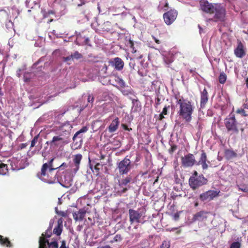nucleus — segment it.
<instances>
[{
    "mask_svg": "<svg viewBox=\"0 0 248 248\" xmlns=\"http://www.w3.org/2000/svg\"><path fill=\"white\" fill-rule=\"evenodd\" d=\"M175 99L176 100V105L179 106V109L177 111L178 116L180 118L185 120L186 122H190L195 108L193 103L187 99H184L182 96L179 97L175 95Z\"/></svg>",
    "mask_w": 248,
    "mask_h": 248,
    "instance_id": "1",
    "label": "nucleus"
},
{
    "mask_svg": "<svg viewBox=\"0 0 248 248\" xmlns=\"http://www.w3.org/2000/svg\"><path fill=\"white\" fill-rule=\"evenodd\" d=\"M224 123L227 132L231 135L237 134L240 130L242 132L244 130V128L242 127V124L237 122L235 114L232 112L230 113L224 119Z\"/></svg>",
    "mask_w": 248,
    "mask_h": 248,
    "instance_id": "2",
    "label": "nucleus"
},
{
    "mask_svg": "<svg viewBox=\"0 0 248 248\" xmlns=\"http://www.w3.org/2000/svg\"><path fill=\"white\" fill-rule=\"evenodd\" d=\"M129 221L131 224L134 222L144 223V219L145 215V212L140 211V209L137 210L130 209L128 210Z\"/></svg>",
    "mask_w": 248,
    "mask_h": 248,
    "instance_id": "3",
    "label": "nucleus"
},
{
    "mask_svg": "<svg viewBox=\"0 0 248 248\" xmlns=\"http://www.w3.org/2000/svg\"><path fill=\"white\" fill-rule=\"evenodd\" d=\"M54 160V158H52L48 162V163H44L41 168V172L39 173L38 174V176L41 178L46 182H47L48 183H52L53 182V179H45V177L46 176V171L48 170V172L49 173H51L52 171L57 170V168H54L53 166V162Z\"/></svg>",
    "mask_w": 248,
    "mask_h": 248,
    "instance_id": "4",
    "label": "nucleus"
},
{
    "mask_svg": "<svg viewBox=\"0 0 248 248\" xmlns=\"http://www.w3.org/2000/svg\"><path fill=\"white\" fill-rule=\"evenodd\" d=\"M207 180L202 174L199 175L198 177H190L188 184L192 190H195L200 187L206 185Z\"/></svg>",
    "mask_w": 248,
    "mask_h": 248,
    "instance_id": "5",
    "label": "nucleus"
},
{
    "mask_svg": "<svg viewBox=\"0 0 248 248\" xmlns=\"http://www.w3.org/2000/svg\"><path fill=\"white\" fill-rule=\"evenodd\" d=\"M132 166L131 162L127 156L117 163V169L120 175L127 174L132 169Z\"/></svg>",
    "mask_w": 248,
    "mask_h": 248,
    "instance_id": "6",
    "label": "nucleus"
},
{
    "mask_svg": "<svg viewBox=\"0 0 248 248\" xmlns=\"http://www.w3.org/2000/svg\"><path fill=\"white\" fill-rule=\"evenodd\" d=\"M214 11V18L210 19L209 20H214L216 22L223 21L226 15L225 8L220 4L217 3Z\"/></svg>",
    "mask_w": 248,
    "mask_h": 248,
    "instance_id": "7",
    "label": "nucleus"
},
{
    "mask_svg": "<svg viewBox=\"0 0 248 248\" xmlns=\"http://www.w3.org/2000/svg\"><path fill=\"white\" fill-rule=\"evenodd\" d=\"M217 3H212L207 0H201L199 2L200 9L209 15L214 14V9Z\"/></svg>",
    "mask_w": 248,
    "mask_h": 248,
    "instance_id": "8",
    "label": "nucleus"
},
{
    "mask_svg": "<svg viewBox=\"0 0 248 248\" xmlns=\"http://www.w3.org/2000/svg\"><path fill=\"white\" fill-rule=\"evenodd\" d=\"M178 12L174 9H170L163 14V17L165 23L167 25L172 24L176 20Z\"/></svg>",
    "mask_w": 248,
    "mask_h": 248,
    "instance_id": "9",
    "label": "nucleus"
},
{
    "mask_svg": "<svg viewBox=\"0 0 248 248\" xmlns=\"http://www.w3.org/2000/svg\"><path fill=\"white\" fill-rule=\"evenodd\" d=\"M220 191L210 190L202 193L200 195V199L202 202L210 201L218 196Z\"/></svg>",
    "mask_w": 248,
    "mask_h": 248,
    "instance_id": "10",
    "label": "nucleus"
},
{
    "mask_svg": "<svg viewBox=\"0 0 248 248\" xmlns=\"http://www.w3.org/2000/svg\"><path fill=\"white\" fill-rule=\"evenodd\" d=\"M196 162L195 156L192 154L189 153L181 158V163L185 168L192 167Z\"/></svg>",
    "mask_w": 248,
    "mask_h": 248,
    "instance_id": "11",
    "label": "nucleus"
},
{
    "mask_svg": "<svg viewBox=\"0 0 248 248\" xmlns=\"http://www.w3.org/2000/svg\"><path fill=\"white\" fill-rule=\"evenodd\" d=\"M234 53L236 57L242 58L246 55L244 46L243 43L239 41L237 47L234 50Z\"/></svg>",
    "mask_w": 248,
    "mask_h": 248,
    "instance_id": "12",
    "label": "nucleus"
},
{
    "mask_svg": "<svg viewBox=\"0 0 248 248\" xmlns=\"http://www.w3.org/2000/svg\"><path fill=\"white\" fill-rule=\"evenodd\" d=\"M209 214H210V212L200 211L193 216L192 219L193 221H203L207 219L208 215Z\"/></svg>",
    "mask_w": 248,
    "mask_h": 248,
    "instance_id": "13",
    "label": "nucleus"
},
{
    "mask_svg": "<svg viewBox=\"0 0 248 248\" xmlns=\"http://www.w3.org/2000/svg\"><path fill=\"white\" fill-rule=\"evenodd\" d=\"M67 142L65 139L62 137L61 135L54 136L52 138V140L50 142V144L51 146H56L65 144Z\"/></svg>",
    "mask_w": 248,
    "mask_h": 248,
    "instance_id": "14",
    "label": "nucleus"
},
{
    "mask_svg": "<svg viewBox=\"0 0 248 248\" xmlns=\"http://www.w3.org/2000/svg\"><path fill=\"white\" fill-rule=\"evenodd\" d=\"M209 99L208 93L205 88L201 92L200 106L201 108H204Z\"/></svg>",
    "mask_w": 248,
    "mask_h": 248,
    "instance_id": "15",
    "label": "nucleus"
},
{
    "mask_svg": "<svg viewBox=\"0 0 248 248\" xmlns=\"http://www.w3.org/2000/svg\"><path fill=\"white\" fill-rule=\"evenodd\" d=\"M111 64L115 67V69L118 71L122 70L124 66V61L119 57H116L110 62Z\"/></svg>",
    "mask_w": 248,
    "mask_h": 248,
    "instance_id": "16",
    "label": "nucleus"
},
{
    "mask_svg": "<svg viewBox=\"0 0 248 248\" xmlns=\"http://www.w3.org/2000/svg\"><path fill=\"white\" fill-rule=\"evenodd\" d=\"M89 39L88 37H86L85 36H83L82 34H78L76 38L75 41V43L78 46H83V45H89Z\"/></svg>",
    "mask_w": 248,
    "mask_h": 248,
    "instance_id": "17",
    "label": "nucleus"
},
{
    "mask_svg": "<svg viewBox=\"0 0 248 248\" xmlns=\"http://www.w3.org/2000/svg\"><path fill=\"white\" fill-rule=\"evenodd\" d=\"M202 152L201 157L198 162V165H201L203 170H206L208 168V165L206 163L207 161L206 154L203 150Z\"/></svg>",
    "mask_w": 248,
    "mask_h": 248,
    "instance_id": "18",
    "label": "nucleus"
},
{
    "mask_svg": "<svg viewBox=\"0 0 248 248\" xmlns=\"http://www.w3.org/2000/svg\"><path fill=\"white\" fill-rule=\"evenodd\" d=\"M86 211L84 209H79L78 212L73 213V217L76 221H82L85 217Z\"/></svg>",
    "mask_w": 248,
    "mask_h": 248,
    "instance_id": "19",
    "label": "nucleus"
},
{
    "mask_svg": "<svg viewBox=\"0 0 248 248\" xmlns=\"http://www.w3.org/2000/svg\"><path fill=\"white\" fill-rule=\"evenodd\" d=\"M119 120L118 117H116L114 120L112 121L109 126H108V131L109 132H114L118 129V125L119 124Z\"/></svg>",
    "mask_w": 248,
    "mask_h": 248,
    "instance_id": "20",
    "label": "nucleus"
},
{
    "mask_svg": "<svg viewBox=\"0 0 248 248\" xmlns=\"http://www.w3.org/2000/svg\"><path fill=\"white\" fill-rule=\"evenodd\" d=\"M82 158V155L81 154H77L74 155L73 161L76 167L75 169L76 171L78 170Z\"/></svg>",
    "mask_w": 248,
    "mask_h": 248,
    "instance_id": "21",
    "label": "nucleus"
},
{
    "mask_svg": "<svg viewBox=\"0 0 248 248\" xmlns=\"http://www.w3.org/2000/svg\"><path fill=\"white\" fill-rule=\"evenodd\" d=\"M62 220L61 219H59L58 221L57 226L53 229V233L57 236L60 235L62 233Z\"/></svg>",
    "mask_w": 248,
    "mask_h": 248,
    "instance_id": "22",
    "label": "nucleus"
},
{
    "mask_svg": "<svg viewBox=\"0 0 248 248\" xmlns=\"http://www.w3.org/2000/svg\"><path fill=\"white\" fill-rule=\"evenodd\" d=\"M237 155L235 152L229 149L225 150L224 152V156L228 160L236 157Z\"/></svg>",
    "mask_w": 248,
    "mask_h": 248,
    "instance_id": "23",
    "label": "nucleus"
},
{
    "mask_svg": "<svg viewBox=\"0 0 248 248\" xmlns=\"http://www.w3.org/2000/svg\"><path fill=\"white\" fill-rule=\"evenodd\" d=\"M131 180L132 177L130 176H127L119 181V186L121 187L125 186L131 181Z\"/></svg>",
    "mask_w": 248,
    "mask_h": 248,
    "instance_id": "24",
    "label": "nucleus"
},
{
    "mask_svg": "<svg viewBox=\"0 0 248 248\" xmlns=\"http://www.w3.org/2000/svg\"><path fill=\"white\" fill-rule=\"evenodd\" d=\"M0 243L2 245H6L7 247H10L12 246L8 238H3L2 235H0Z\"/></svg>",
    "mask_w": 248,
    "mask_h": 248,
    "instance_id": "25",
    "label": "nucleus"
},
{
    "mask_svg": "<svg viewBox=\"0 0 248 248\" xmlns=\"http://www.w3.org/2000/svg\"><path fill=\"white\" fill-rule=\"evenodd\" d=\"M170 106L169 105L168 106H165L163 108V110L162 112L159 114L158 119L159 121L162 120L164 118V115H166L168 114V109L170 108Z\"/></svg>",
    "mask_w": 248,
    "mask_h": 248,
    "instance_id": "26",
    "label": "nucleus"
},
{
    "mask_svg": "<svg viewBox=\"0 0 248 248\" xmlns=\"http://www.w3.org/2000/svg\"><path fill=\"white\" fill-rule=\"evenodd\" d=\"M88 130V128L87 126H83L81 129L77 131L74 135L73 137V140L74 141L82 133H84L87 132Z\"/></svg>",
    "mask_w": 248,
    "mask_h": 248,
    "instance_id": "27",
    "label": "nucleus"
},
{
    "mask_svg": "<svg viewBox=\"0 0 248 248\" xmlns=\"http://www.w3.org/2000/svg\"><path fill=\"white\" fill-rule=\"evenodd\" d=\"M48 244L49 242L44 237H41L39 240V248H46V244Z\"/></svg>",
    "mask_w": 248,
    "mask_h": 248,
    "instance_id": "28",
    "label": "nucleus"
},
{
    "mask_svg": "<svg viewBox=\"0 0 248 248\" xmlns=\"http://www.w3.org/2000/svg\"><path fill=\"white\" fill-rule=\"evenodd\" d=\"M8 171L7 166L4 163L0 164V174L4 175Z\"/></svg>",
    "mask_w": 248,
    "mask_h": 248,
    "instance_id": "29",
    "label": "nucleus"
},
{
    "mask_svg": "<svg viewBox=\"0 0 248 248\" xmlns=\"http://www.w3.org/2000/svg\"><path fill=\"white\" fill-rule=\"evenodd\" d=\"M237 186L239 190L245 192H248V185L240 184L238 185Z\"/></svg>",
    "mask_w": 248,
    "mask_h": 248,
    "instance_id": "30",
    "label": "nucleus"
},
{
    "mask_svg": "<svg viewBox=\"0 0 248 248\" xmlns=\"http://www.w3.org/2000/svg\"><path fill=\"white\" fill-rule=\"evenodd\" d=\"M219 82L221 84H224L226 80V75L224 73H221L219 76Z\"/></svg>",
    "mask_w": 248,
    "mask_h": 248,
    "instance_id": "31",
    "label": "nucleus"
},
{
    "mask_svg": "<svg viewBox=\"0 0 248 248\" xmlns=\"http://www.w3.org/2000/svg\"><path fill=\"white\" fill-rule=\"evenodd\" d=\"M115 81L121 87L124 88L125 87V82L121 78L119 77H116Z\"/></svg>",
    "mask_w": 248,
    "mask_h": 248,
    "instance_id": "32",
    "label": "nucleus"
},
{
    "mask_svg": "<svg viewBox=\"0 0 248 248\" xmlns=\"http://www.w3.org/2000/svg\"><path fill=\"white\" fill-rule=\"evenodd\" d=\"M128 44L130 46V47L132 49V52L133 53H135L137 52V50L136 49V48L134 46V43L131 40H129L128 41Z\"/></svg>",
    "mask_w": 248,
    "mask_h": 248,
    "instance_id": "33",
    "label": "nucleus"
},
{
    "mask_svg": "<svg viewBox=\"0 0 248 248\" xmlns=\"http://www.w3.org/2000/svg\"><path fill=\"white\" fill-rule=\"evenodd\" d=\"M72 56L73 59L75 58L76 59H79L83 57V56L81 54L79 53L78 51H75L73 54H72Z\"/></svg>",
    "mask_w": 248,
    "mask_h": 248,
    "instance_id": "34",
    "label": "nucleus"
},
{
    "mask_svg": "<svg viewBox=\"0 0 248 248\" xmlns=\"http://www.w3.org/2000/svg\"><path fill=\"white\" fill-rule=\"evenodd\" d=\"M241 243L239 242H234L230 245V248H240Z\"/></svg>",
    "mask_w": 248,
    "mask_h": 248,
    "instance_id": "35",
    "label": "nucleus"
},
{
    "mask_svg": "<svg viewBox=\"0 0 248 248\" xmlns=\"http://www.w3.org/2000/svg\"><path fill=\"white\" fill-rule=\"evenodd\" d=\"M236 112L237 114H240L243 116H248V114L246 113V111L243 108H238L236 111Z\"/></svg>",
    "mask_w": 248,
    "mask_h": 248,
    "instance_id": "36",
    "label": "nucleus"
},
{
    "mask_svg": "<svg viewBox=\"0 0 248 248\" xmlns=\"http://www.w3.org/2000/svg\"><path fill=\"white\" fill-rule=\"evenodd\" d=\"M38 136H39L38 135L35 136L33 138V140H31V147H30L31 148L35 146L36 143L38 141Z\"/></svg>",
    "mask_w": 248,
    "mask_h": 248,
    "instance_id": "37",
    "label": "nucleus"
},
{
    "mask_svg": "<svg viewBox=\"0 0 248 248\" xmlns=\"http://www.w3.org/2000/svg\"><path fill=\"white\" fill-rule=\"evenodd\" d=\"M177 149V146L176 145H172L171 147L169 150V152L170 154H172Z\"/></svg>",
    "mask_w": 248,
    "mask_h": 248,
    "instance_id": "38",
    "label": "nucleus"
},
{
    "mask_svg": "<svg viewBox=\"0 0 248 248\" xmlns=\"http://www.w3.org/2000/svg\"><path fill=\"white\" fill-rule=\"evenodd\" d=\"M123 238L121 234H117L114 237V241L116 242H120L122 240Z\"/></svg>",
    "mask_w": 248,
    "mask_h": 248,
    "instance_id": "39",
    "label": "nucleus"
},
{
    "mask_svg": "<svg viewBox=\"0 0 248 248\" xmlns=\"http://www.w3.org/2000/svg\"><path fill=\"white\" fill-rule=\"evenodd\" d=\"M48 245L54 248H58V242L56 241L51 242L50 243H49Z\"/></svg>",
    "mask_w": 248,
    "mask_h": 248,
    "instance_id": "40",
    "label": "nucleus"
},
{
    "mask_svg": "<svg viewBox=\"0 0 248 248\" xmlns=\"http://www.w3.org/2000/svg\"><path fill=\"white\" fill-rule=\"evenodd\" d=\"M94 101V97L93 94H89L88 96V102L93 105V102Z\"/></svg>",
    "mask_w": 248,
    "mask_h": 248,
    "instance_id": "41",
    "label": "nucleus"
},
{
    "mask_svg": "<svg viewBox=\"0 0 248 248\" xmlns=\"http://www.w3.org/2000/svg\"><path fill=\"white\" fill-rule=\"evenodd\" d=\"M57 214L61 216L62 217H66L67 215V213L65 211H56Z\"/></svg>",
    "mask_w": 248,
    "mask_h": 248,
    "instance_id": "42",
    "label": "nucleus"
},
{
    "mask_svg": "<svg viewBox=\"0 0 248 248\" xmlns=\"http://www.w3.org/2000/svg\"><path fill=\"white\" fill-rule=\"evenodd\" d=\"M100 166H101V164L99 163H97L96 164V165L94 166V169L96 170L97 174H99V173L100 168L99 167Z\"/></svg>",
    "mask_w": 248,
    "mask_h": 248,
    "instance_id": "43",
    "label": "nucleus"
},
{
    "mask_svg": "<svg viewBox=\"0 0 248 248\" xmlns=\"http://www.w3.org/2000/svg\"><path fill=\"white\" fill-rule=\"evenodd\" d=\"M60 248H68L66 246V242L64 240H62V244H61V247H60Z\"/></svg>",
    "mask_w": 248,
    "mask_h": 248,
    "instance_id": "44",
    "label": "nucleus"
},
{
    "mask_svg": "<svg viewBox=\"0 0 248 248\" xmlns=\"http://www.w3.org/2000/svg\"><path fill=\"white\" fill-rule=\"evenodd\" d=\"M67 167V165L66 163H63L62 165H61L59 167H57V169H63V168H66Z\"/></svg>",
    "mask_w": 248,
    "mask_h": 248,
    "instance_id": "45",
    "label": "nucleus"
},
{
    "mask_svg": "<svg viewBox=\"0 0 248 248\" xmlns=\"http://www.w3.org/2000/svg\"><path fill=\"white\" fill-rule=\"evenodd\" d=\"M63 59H64V61L65 62H67V61H70V60L73 59V57H72V56L71 54L70 56H67L66 57H64Z\"/></svg>",
    "mask_w": 248,
    "mask_h": 248,
    "instance_id": "46",
    "label": "nucleus"
},
{
    "mask_svg": "<svg viewBox=\"0 0 248 248\" xmlns=\"http://www.w3.org/2000/svg\"><path fill=\"white\" fill-rule=\"evenodd\" d=\"M122 126L125 130L130 131L132 130L131 128H128L127 125L125 124H122Z\"/></svg>",
    "mask_w": 248,
    "mask_h": 248,
    "instance_id": "47",
    "label": "nucleus"
},
{
    "mask_svg": "<svg viewBox=\"0 0 248 248\" xmlns=\"http://www.w3.org/2000/svg\"><path fill=\"white\" fill-rule=\"evenodd\" d=\"M198 172L197 171H194V172H193V173L192 174V176H191L190 177H198Z\"/></svg>",
    "mask_w": 248,
    "mask_h": 248,
    "instance_id": "48",
    "label": "nucleus"
},
{
    "mask_svg": "<svg viewBox=\"0 0 248 248\" xmlns=\"http://www.w3.org/2000/svg\"><path fill=\"white\" fill-rule=\"evenodd\" d=\"M27 146V143H22L20 145V148H21V149H24V148H26Z\"/></svg>",
    "mask_w": 248,
    "mask_h": 248,
    "instance_id": "49",
    "label": "nucleus"
},
{
    "mask_svg": "<svg viewBox=\"0 0 248 248\" xmlns=\"http://www.w3.org/2000/svg\"><path fill=\"white\" fill-rule=\"evenodd\" d=\"M21 69H18V70L17 71L16 75L19 78L21 77Z\"/></svg>",
    "mask_w": 248,
    "mask_h": 248,
    "instance_id": "50",
    "label": "nucleus"
},
{
    "mask_svg": "<svg viewBox=\"0 0 248 248\" xmlns=\"http://www.w3.org/2000/svg\"><path fill=\"white\" fill-rule=\"evenodd\" d=\"M122 188H123V189L121 191V193H124L126 192L128 190V188L127 187H123Z\"/></svg>",
    "mask_w": 248,
    "mask_h": 248,
    "instance_id": "51",
    "label": "nucleus"
},
{
    "mask_svg": "<svg viewBox=\"0 0 248 248\" xmlns=\"http://www.w3.org/2000/svg\"><path fill=\"white\" fill-rule=\"evenodd\" d=\"M153 37L155 43H156L157 44H159L160 43V41L158 39L154 36Z\"/></svg>",
    "mask_w": 248,
    "mask_h": 248,
    "instance_id": "52",
    "label": "nucleus"
},
{
    "mask_svg": "<svg viewBox=\"0 0 248 248\" xmlns=\"http://www.w3.org/2000/svg\"><path fill=\"white\" fill-rule=\"evenodd\" d=\"M164 7L167 8V9H164L165 10H167V9L169 8V3L167 1H166L165 2V4L164 5Z\"/></svg>",
    "mask_w": 248,
    "mask_h": 248,
    "instance_id": "53",
    "label": "nucleus"
},
{
    "mask_svg": "<svg viewBox=\"0 0 248 248\" xmlns=\"http://www.w3.org/2000/svg\"><path fill=\"white\" fill-rule=\"evenodd\" d=\"M244 108L248 109V102L243 105Z\"/></svg>",
    "mask_w": 248,
    "mask_h": 248,
    "instance_id": "54",
    "label": "nucleus"
},
{
    "mask_svg": "<svg viewBox=\"0 0 248 248\" xmlns=\"http://www.w3.org/2000/svg\"><path fill=\"white\" fill-rule=\"evenodd\" d=\"M24 80L25 82H28L29 81H30V79L29 78H26L25 77V75L24 76Z\"/></svg>",
    "mask_w": 248,
    "mask_h": 248,
    "instance_id": "55",
    "label": "nucleus"
},
{
    "mask_svg": "<svg viewBox=\"0 0 248 248\" xmlns=\"http://www.w3.org/2000/svg\"><path fill=\"white\" fill-rule=\"evenodd\" d=\"M101 248H112L109 245H106L105 246L102 247Z\"/></svg>",
    "mask_w": 248,
    "mask_h": 248,
    "instance_id": "56",
    "label": "nucleus"
},
{
    "mask_svg": "<svg viewBox=\"0 0 248 248\" xmlns=\"http://www.w3.org/2000/svg\"><path fill=\"white\" fill-rule=\"evenodd\" d=\"M160 99L158 97L157 98V102H156V104L157 105H159V103H160Z\"/></svg>",
    "mask_w": 248,
    "mask_h": 248,
    "instance_id": "57",
    "label": "nucleus"
},
{
    "mask_svg": "<svg viewBox=\"0 0 248 248\" xmlns=\"http://www.w3.org/2000/svg\"><path fill=\"white\" fill-rule=\"evenodd\" d=\"M246 86L248 89V78L246 79Z\"/></svg>",
    "mask_w": 248,
    "mask_h": 248,
    "instance_id": "58",
    "label": "nucleus"
},
{
    "mask_svg": "<svg viewBox=\"0 0 248 248\" xmlns=\"http://www.w3.org/2000/svg\"><path fill=\"white\" fill-rule=\"evenodd\" d=\"M53 178H55V176H53ZM45 178L47 179H53V181H55V179L54 178H52L51 177L50 178H48L47 176V178H46V177H45ZM54 183V182H53L52 183Z\"/></svg>",
    "mask_w": 248,
    "mask_h": 248,
    "instance_id": "59",
    "label": "nucleus"
},
{
    "mask_svg": "<svg viewBox=\"0 0 248 248\" xmlns=\"http://www.w3.org/2000/svg\"><path fill=\"white\" fill-rule=\"evenodd\" d=\"M103 68H104L105 69V70H107V65L106 64H104Z\"/></svg>",
    "mask_w": 248,
    "mask_h": 248,
    "instance_id": "60",
    "label": "nucleus"
},
{
    "mask_svg": "<svg viewBox=\"0 0 248 248\" xmlns=\"http://www.w3.org/2000/svg\"><path fill=\"white\" fill-rule=\"evenodd\" d=\"M85 4V2H84V1H83V2H82L81 4H78V6H81V5H82L83 4Z\"/></svg>",
    "mask_w": 248,
    "mask_h": 248,
    "instance_id": "61",
    "label": "nucleus"
},
{
    "mask_svg": "<svg viewBox=\"0 0 248 248\" xmlns=\"http://www.w3.org/2000/svg\"><path fill=\"white\" fill-rule=\"evenodd\" d=\"M53 21V19H50L48 21V23H50V22H52Z\"/></svg>",
    "mask_w": 248,
    "mask_h": 248,
    "instance_id": "62",
    "label": "nucleus"
},
{
    "mask_svg": "<svg viewBox=\"0 0 248 248\" xmlns=\"http://www.w3.org/2000/svg\"><path fill=\"white\" fill-rule=\"evenodd\" d=\"M114 242H116L114 241V239L113 240L110 241V243H113Z\"/></svg>",
    "mask_w": 248,
    "mask_h": 248,
    "instance_id": "63",
    "label": "nucleus"
},
{
    "mask_svg": "<svg viewBox=\"0 0 248 248\" xmlns=\"http://www.w3.org/2000/svg\"><path fill=\"white\" fill-rule=\"evenodd\" d=\"M104 158V156L103 155H101V159H103Z\"/></svg>",
    "mask_w": 248,
    "mask_h": 248,
    "instance_id": "64",
    "label": "nucleus"
}]
</instances>
